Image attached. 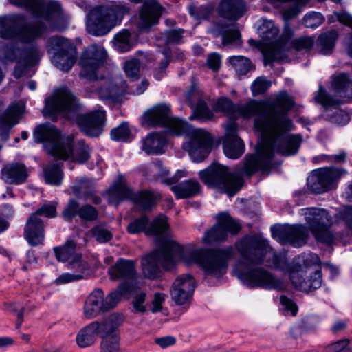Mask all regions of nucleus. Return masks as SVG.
I'll use <instances>...</instances> for the list:
<instances>
[{
    "instance_id": "obj_1",
    "label": "nucleus",
    "mask_w": 352,
    "mask_h": 352,
    "mask_svg": "<svg viewBox=\"0 0 352 352\" xmlns=\"http://www.w3.org/2000/svg\"><path fill=\"white\" fill-rule=\"evenodd\" d=\"M294 104L286 91L280 92L276 100L267 104L262 119L255 120V126L262 133L261 143L256 146V155H246L243 167L230 171L228 166L214 163L199 171L202 182L218 189L229 197L236 195L243 185L242 176H252L258 171L268 172L280 164L274 159L276 153L289 156L296 155L300 146L299 134L286 135L292 129V120L287 113Z\"/></svg>"
},
{
    "instance_id": "obj_2",
    "label": "nucleus",
    "mask_w": 352,
    "mask_h": 352,
    "mask_svg": "<svg viewBox=\"0 0 352 352\" xmlns=\"http://www.w3.org/2000/svg\"><path fill=\"white\" fill-rule=\"evenodd\" d=\"M232 255V247L184 248L174 241H166L158 249L142 258V267L144 275L153 280L160 276V266L170 270L180 261L188 265L197 263L206 276L219 278L226 273L228 261Z\"/></svg>"
},
{
    "instance_id": "obj_3",
    "label": "nucleus",
    "mask_w": 352,
    "mask_h": 352,
    "mask_svg": "<svg viewBox=\"0 0 352 352\" xmlns=\"http://www.w3.org/2000/svg\"><path fill=\"white\" fill-rule=\"evenodd\" d=\"M46 25L41 21H24L21 14L0 16V37L7 40H17L21 45L10 43L4 45L2 53L5 59L16 62L14 76L20 78L26 72L28 67L38 63L41 54L36 45L24 46L41 38L47 32Z\"/></svg>"
},
{
    "instance_id": "obj_4",
    "label": "nucleus",
    "mask_w": 352,
    "mask_h": 352,
    "mask_svg": "<svg viewBox=\"0 0 352 352\" xmlns=\"http://www.w3.org/2000/svg\"><path fill=\"white\" fill-rule=\"evenodd\" d=\"M144 119L151 126H164L174 135L190 136V140L183 143L182 148L194 162L204 161L210 153L213 140L210 133L201 129H193L186 121L173 117L170 105L154 106L144 113Z\"/></svg>"
},
{
    "instance_id": "obj_5",
    "label": "nucleus",
    "mask_w": 352,
    "mask_h": 352,
    "mask_svg": "<svg viewBox=\"0 0 352 352\" xmlns=\"http://www.w3.org/2000/svg\"><path fill=\"white\" fill-rule=\"evenodd\" d=\"M107 58V51L102 45L94 43L87 46L78 60L81 67L79 76L94 83L91 91L97 92L101 99L118 103L126 92V85L122 78L113 80L99 76V69Z\"/></svg>"
},
{
    "instance_id": "obj_6",
    "label": "nucleus",
    "mask_w": 352,
    "mask_h": 352,
    "mask_svg": "<svg viewBox=\"0 0 352 352\" xmlns=\"http://www.w3.org/2000/svg\"><path fill=\"white\" fill-rule=\"evenodd\" d=\"M33 137L35 142L43 143L45 150L56 160L71 158L79 164H84L91 157L92 148L85 140H79L74 146V136L69 135L61 140L60 131L53 125L37 126Z\"/></svg>"
},
{
    "instance_id": "obj_7",
    "label": "nucleus",
    "mask_w": 352,
    "mask_h": 352,
    "mask_svg": "<svg viewBox=\"0 0 352 352\" xmlns=\"http://www.w3.org/2000/svg\"><path fill=\"white\" fill-rule=\"evenodd\" d=\"M331 87L335 96L329 94L323 86L320 85L314 100L324 109L322 116L326 120L338 126H345L351 120L350 116L338 107L352 101V79L349 78V74L345 72L333 75Z\"/></svg>"
},
{
    "instance_id": "obj_8",
    "label": "nucleus",
    "mask_w": 352,
    "mask_h": 352,
    "mask_svg": "<svg viewBox=\"0 0 352 352\" xmlns=\"http://www.w3.org/2000/svg\"><path fill=\"white\" fill-rule=\"evenodd\" d=\"M129 12V8L122 4L95 7L88 15L87 30L93 36H103L120 24Z\"/></svg>"
},
{
    "instance_id": "obj_9",
    "label": "nucleus",
    "mask_w": 352,
    "mask_h": 352,
    "mask_svg": "<svg viewBox=\"0 0 352 352\" xmlns=\"http://www.w3.org/2000/svg\"><path fill=\"white\" fill-rule=\"evenodd\" d=\"M233 272L245 285L252 288L261 287L270 290L283 291L286 287L283 281L265 268L251 267L243 261H237Z\"/></svg>"
},
{
    "instance_id": "obj_10",
    "label": "nucleus",
    "mask_w": 352,
    "mask_h": 352,
    "mask_svg": "<svg viewBox=\"0 0 352 352\" xmlns=\"http://www.w3.org/2000/svg\"><path fill=\"white\" fill-rule=\"evenodd\" d=\"M305 217L306 223L314 238L327 245L335 242L336 237L330 231L333 224L332 217L322 208H307L301 210Z\"/></svg>"
},
{
    "instance_id": "obj_11",
    "label": "nucleus",
    "mask_w": 352,
    "mask_h": 352,
    "mask_svg": "<svg viewBox=\"0 0 352 352\" xmlns=\"http://www.w3.org/2000/svg\"><path fill=\"white\" fill-rule=\"evenodd\" d=\"M47 48L48 53L52 54V63L63 72L69 71L76 61V47L67 38L50 36L47 41Z\"/></svg>"
},
{
    "instance_id": "obj_12",
    "label": "nucleus",
    "mask_w": 352,
    "mask_h": 352,
    "mask_svg": "<svg viewBox=\"0 0 352 352\" xmlns=\"http://www.w3.org/2000/svg\"><path fill=\"white\" fill-rule=\"evenodd\" d=\"M78 111L76 97L66 89L58 90L45 100L43 113L55 121L58 116L71 120Z\"/></svg>"
},
{
    "instance_id": "obj_13",
    "label": "nucleus",
    "mask_w": 352,
    "mask_h": 352,
    "mask_svg": "<svg viewBox=\"0 0 352 352\" xmlns=\"http://www.w3.org/2000/svg\"><path fill=\"white\" fill-rule=\"evenodd\" d=\"M265 107L266 105L262 107L256 100H251L243 104H235L226 97L219 98L214 106L217 112L223 113L230 118L229 122H235L239 118H250L256 115L258 116L256 119H262Z\"/></svg>"
},
{
    "instance_id": "obj_14",
    "label": "nucleus",
    "mask_w": 352,
    "mask_h": 352,
    "mask_svg": "<svg viewBox=\"0 0 352 352\" xmlns=\"http://www.w3.org/2000/svg\"><path fill=\"white\" fill-rule=\"evenodd\" d=\"M346 173L344 169L333 166L314 170L307 179V188L315 194L328 192L334 188L337 181Z\"/></svg>"
},
{
    "instance_id": "obj_15",
    "label": "nucleus",
    "mask_w": 352,
    "mask_h": 352,
    "mask_svg": "<svg viewBox=\"0 0 352 352\" xmlns=\"http://www.w3.org/2000/svg\"><path fill=\"white\" fill-rule=\"evenodd\" d=\"M243 258L251 264H261L270 248L264 239L256 235H246L236 243Z\"/></svg>"
},
{
    "instance_id": "obj_16",
    "label": "nucleus",
    "mask_w": 352,
    "mask_h": 352,
    "mask_svg": "<svg viewBox=\"0 0 352 352\" xmlns=\"http://www.w3.org/2000/svg\"><path fill=\"white\" fill-rule=\"evenodd\" d=\"M272 237L281 245L290 244L295 248L305 245L309 238V230L302 224L273 226Z\"/></svg>"
},
{
    "instance_id": "obj_17",
    "label": "nucleus",
    "mask_w": 352,
    "mask_h": 352,
    "mask_svg": "<svg viewBox=\"0 0 352 352\" xmlns=\"http://www.w3.org/2000/svg\"><path fill=\"white\" fill-rule=\"evenodd\" d=\"M17 3L42 19L53 29L57 28L62 18L61 8L58 3L51 2L45 6L41 0H16Z\"/></svg>"
},
{
    "instance_id": "obj_18",
    "label": "nucleus",
    "mask_w": 352,
    "mask_h": 352,
    "mask_svg": "<svg viewBox=\"0 0 352 352\" xmlns=\"http://www.w3.org/2000/svg\"><path fill=\"white\" fill-rule=\"evenodd\" d=\"M217 223L206 232L204 240L207 243L223 241L228 234L235 235L241 230V226L228 212H221L217 216Z\"/></svg>"
},
{
    "instance_id": "obj_19",
    "label": "nucleus",
    "mask_w": 352,
    "mask_h": 352,
    "mask_svg": "<svg viewBox=\"0 0 352 352\" xmlns=\"http://www.w3.org/2000/svg\"><path fill=\"white\" fill-rule=\"evenodd\" d=\"M168 228V219L165 215L160 214L150 223L148 217L142 214L128 225L127 231L133 234L144 232L146 235L160 236Z\"/></svg>"
},
{
    "instance_id": "obj_20",
    "label": "nucleus",
    "mask_w": 352,
    "mask_h": 352,
    "mask_svg": "<svg viewBox=\"0 0 352 352\" xmlns=\"http://www.w3.org/2000/svg\"><path fill=\"white\" fill-rule=\"evenodd\" d=\"M76 124L86 135L97 138L103 131L105 122V113L103 111H94L76 116Z\"/></svg>"
},
{
    "instance_id": "obj_21",
    "label": "nucleus",
    "mask_w": 352,
    "mask_h": 352,
    "mask_svg": "<svg viewBox=\"0 0 352 352\" xmlns=\"http://www.w3.org/2000/svg\"><path fill=\"white\" fill-rule=\"evenodd\" d=\"M238 126L236 122H228L226 126V135L223 142V152L228 158L238 159L245 151L243 141L237 135Z\"/></svg>"
},
{
    "instance_id": "obj_22",
    "label": "nucleus",
    "mask_w": 352,
    "mask_h": 352,
    "mask_svg": "<svg viewBox=\"0 0 352 352\" xmlns=\"http://www.w3.org/2000/svg\"><path fill=\"white\" fill-rule=\"evenodd\" d=\"M164 10L157 0H145L140 8L139 29L148 32L150 28L157 25Z\"/></svg>"
},
{
    "instance_id": "obj_23",
    "label": "nucleus",
    "mask_w": 352,
    "mask_h": 352,
    "mask_svg": "<svg viewBox=\"0 0 352 352\" xmlns=\"http://www.w3.org/2000/svg\"><path fill=\"white\" fill-rule=\"evenodd\" d=\"M289 279L292 285L303 292H310L320 287L322 282V274L320 270L307 276L303 270L292 271Z\"/></svg>"
},
{
    "instance_id": "obj_24",
    "label": "nucleus",
    "mask_w": 352,
    "mask_h": 352,
    "mask_svg": "<svg viewBox=\"0 0 352 352\" xmlns=\"http://www.w3.org/2000/svg\"><path fill=\"white\" fill-rule=\"evenodd\" d=\"M109 274L112 280L122 279V283L132 284L135 287V280L136 279V270L135 262L133 261L126 260L122 258H119L116 263L109 270Z\"/></svg>"
},
{
    "instance_id": "obj_25",
    "label": "nucleus",
    "mask_w": 352,
    "mask_h": 352,
    "mask_svg": "<svg viewBox=\"0 0 352 352\" xmlns=\"http://www.w3.org/2000/svg\"><path fill=\"white\" fill-rule=\"evenodd\" d=\"M186 98L189 105L193 109L194 114L201 122L209 120L214 116L213 112L209 109L206 102L201 100L199 90L195 84L186 94Z\"/></svg>"
},
{
    "instance_id": "obj_26",
    "label": "nucleus",
    "mask_w": 352,
    "mask_h": 352,
    "mask_svg": "<svg viewBox=\"0 0 352 352\" xmlns=\"http://www.w3.org/2000/svg\"><path fill=\"white\" fill-rule=\"evenodd\" d=\"M24 237L32 246L43 244L45 239V226L42 219L31 214L24 228Z\"/></svg>"
},
{
    "instance_id": "obj_27",
    "label": "nucleus",
    "mask_w": 352,
    "mask_h": 352,
    "mask_svg": "<svg viewBox=\"0 0 352 352\" xmlns=\"http://www.w3.org/2000/svg\"><path fill=\"white\" fill-rule=\"evenodd\" d=\"M124 316L119 313H113L108 317L96 320L91 323L98 336L102 339L118 333V327L122 324Z\"/></svg>"
},
{
    "instance_id": "obj_28",
    "label": "nucleus",
    "mask_w": 352,
    "mask_h": 352,
    "mask_svg": "<svg viewBox=\"0 0 352 352\" xmlns=\"http://www.w3.org/2000/svg\"><path fill=\"white\" fill-rule=\"evenodd\" d=\"M246 11L245 0H221L217 8L221 17L232 21L239 20Z\"/></svg>"
},
{
    "instance_id": "obj_29",
    "label": "nucleus",
    "mask_w": 352,
    "mask_h": 352,
    "mask_svg": "<svg viewBox=\"0 0 352 352\" xmlns=\"http://www.w3.org/2000/svg\"><path fill=\"white\" fill-rule=\"evenodd\" d=\"M210 32L214 36H221L223 46L230 45L240 47L242 45L240 32L236 28H232L223 23H216L211 28Z\"/></svg>"
},
{
    "instance_id": "obj_30",
    "label": "nucleus",
    "mask_w": 352,
    "mask_h": 352,
    "mask_svg": "<svg viewBox=\"0 0 352 352\" xmlns=\"http://www.w3.org/2000/svg\"><path fill=\"white\" fill-rule=\"evenodd\" d=\"M28 175L27 167L20 162L8 164L1 170L2 179L9 184H23L26 182Z\"/></svg>"
},
{
    "instance_id": "obj_31",
    "label": "nucleus",
    "mask_w": 352,
    "mask_h": 352,
    "mask_svg": "<svg viewBox=\"0 0 352 352\" xmlns=\"http://www.w3.org/2000/svg\"><path fill=\"white\" fill-rule=\"evenodd\" d=\"M21 112L17 105H10L0 115V138L6 142L10 138V132L12 127L19 122Z\"/></svg>"
},
{
    "instance_id": "obj_32",
    "label": "nucleus",
    "mask_w": 352,
    "mask_h": 352,
    "mask_svg": "<svg viewBox=\"0 0 352 352\" xmlns=\"http://www.w3.org/2000/svg\"><path fill=\"white\" fill-rule=\"evenodd\" d=\"M106 311L104 292L100 289H96L88 296L85 302L84 314L87 318L91 319Z\"/></svg>"
},
{
    "instance_id": "obj_33",
    "label": "nucleus",
    "mask_w": 352,
    "mask_h": 352,
    "mask_svg": "<svg viewBox=\"0 0 352 352\" xmlns=\"http://www.w3.org/2000/svg\"><path fill=\"white\" fill-rule=\"evenodd\" d=\"M166 144L165 134L151 133L143 140L142 150L148 155H160L165 152Z\"/></svg>"
},
{
    "instance_id": "obj_34",
    "label": "nucleus",
    "mask_w": 352,
    "mask_h": 352,
    "mask_svg": "<svg viewBox=\"0 0 352 352\" xmlns=\"http://www.w3.org/2000/svg\"><path fill=\"white\" fill-rule=\"evenodd\" d=\"M69 267L76 270L77 273L62 274L56 279V284H65L83 278V274L88 269V265L82 261V254H76L74 261L69 263Z\"/></svg>"
},
{
    "instance_id": "obj_35",
    "label": "nucleus",
    "mask_w": 352,
    "mask_h": 352,
    "mask_svg": "<svg viewBox=\"0 0 352 352\" xmlns=\"http://www.w3.org/2000/svg\"><path fill=\"white\" fill-rule=\"evenodd\" d=\"M160 194L148 190L134 192L131 201L143 211L151 210L160 199Z\"/></svg>"
},
{
    "instance_id": "obj_36",
    "label": "nucleus",
    "mask_w": 352,
    "mask_h": 352,
    "mask_svg": "<svg viewBox=\"0 0 352 352\" xmlns=\"http://www.w3.org/2000/svg\"><path fill=\"white\" fill-rule=\"evenodd\" d=\"M170 189L177 199H187L197 195L201 185L195 179H188L171 186Z\"/></svg>"
},
{
    "instance_id": "obj_37",
    "label": "nucleus",
    "mask_w": 352,
    "mask_h": 352,
    "mask_svg": "<svg viewBox=\"0 0 352 352\" xmlns=\"http://www.w3.org/2000/svg\"><path fill=\"white\" fill-rule=\"evenodd\" d=\"M338 33L336 30H331L320 34L316 40V50L323 55H329L333 52Z\"/></svg>"
},
{
    "instance_id": "obj_38",
    "label": "nucleus",
    "mask_w": 352,
    "mask_h": 352,
    "mask_svg": "<svg viewBox=\"0 0 352 352\" xmlns=\"http://www.w3.org/2000/svg\"><path fill=\"white\" fill-rule=\"evenodd\" d=\"M133 192L122 182L119 181L109 189V203L118 206L122 201L126 199L131 201Z\"/></svg>"
},
{
    "instance_id": "obj_39",
    "label": "nucleus",
    "mask_w": 352,
    "mask_h": 352,
    "mask_svg": "<svg viewBox=\"0 0 352 352\" xmlns=\"http://www.w3.org/2000/svg\"><path fill=\"white\" fill-rule=\"evenodd\" d=\"M265 65L274 62H282L287 58L285 46L279 43H273L268 45L263 51Z\"/></svg>"
},
{
    "instance_id": "obj_40",
    "label": "nucleus",
    "mask_w": 352,
    "mask_h": 352,
    "mask_svg": "<svg viewBox=\"0 0 352 352\" xmlns=\"http://www.w3.org/2000/svg\"><path fill=\"white\" fill-rule=\"evenodd\" d=\"M45 182L53 186H60L63 179V172L58 163H50L43 166Z\"/></svg>"
},
{
    "instance_id": "obj_41",
    "label": "nucleus",
    "mask_w": 352,
    "mask_h": 352,
    "mask_svg": "<svg viewBox=\"0 0 352 352\" xmlns=\"http://www.w3.org/2000/svg\"><path fill=\"white\" fill-rule=\"evenodd\" d=\"M133 290L134 287L132 284L121 283L117 290L111 292L104 298V305L107 307V311H108L114 308L122 296L130 294Z\"/></svg>"
},
{
    "instance_id": "obj_42",
    "label": "nucleus",
    "mask_w": 352,
    "mask_h": 352,
    "mask_svg": "<svg viewBox=\"0 0 352 352\" xmlns=\"http://www.w3.org/2000/svg\"><path fill=\"white\" fill-rule=\"evenodd\" d=\"M112 42L114 48L120 53L129 52L133 47L131 33L127 29H123L115 34Z\"/></svg>"
},
{
    "instance_id": "obj_43",
    "label": "nucleus",
    "mask_w": 352,
    "mask_h": 352,
    "mask_svg": "<svg viewBox=\"0 0 352 352\" xmlns=\"http://www.w3.org/2000/svg\"><path fill=\"white\" fill-rule=\"evenodd\" d=\"M98 337L91 323H89L80 330L76 336L77 344L81 347H88L93 345Z\"/></svg>"
},
{
    "instance_id": "obj_44",
    "label": "nucleus",
    "mask_w": 352,
    "mask_h": 352,
    "mask_svg": "<svg viewBox=\"0 0 352 352\" xmlns=\"http://www.w3.org/2000/svg\"><path fill=\"white\" fill-rule=\"evenodd\" d=\"M76 243L72 241H67L63 246L54 248V251L58 261L61 262L67 261L72 259L70 262L74 261L76 254H80L76 252Z\"/></svg>"
},
{
    "instance_id": "obj_45",
    "label": "nucleus",
    "mask_w": 352,
    "mask_h": 352,
    "mask_svg": "<svg viewBox=\"0 0 352 352\" xmlns=\"http://www.w3.org/2000/svg\"><path fill=\"white\" fill-rule=\"evenodd\" d=\"M228 62L239 75H245L254 69L252 61L243 56H231L229 58Z\"/></svg>"
},
{
    "instance_id": "obj_46",
    "label": "nucleus",
    "mask_w": 352,
    "mask_h": 352,
    "mask_svg": "<svg viewBox=\"0 0 352 352\" xmlns=\"http://www.w3.org/2000/svg\"><path fill=\"white\" fill-rule=\"evenodd\" d=\"M172 287L184 292L185 294L192 296L195 288V280L190 274H183L174 281Z\"/></svg>"
},
{
    "instance_id": "obj_47",
    "label": "nucleus",
    "mask_w": 352,
    "mask_h": 352,
    "mask_svg": "<svg viewBox=\"0 0 352 352\" xmlns=\"http://www.w3.org/2000/svg\"><path fill=\"white\" fill-rule=\"evenodd\" d=\"M91 236L100 243H107L113 238V234L104 225H96L90 230Z\"/></svg>"
},
{
    "instance_id": "obj_48",
    "label": "nucleus",
    "mask_w": 352,
    "mask_h": 352,
    "mask_svg": "<svg viewBox=\"0 0 352 352\" xmlns=\"http://www.w3.org/2000/svg\"><path fill=\"white\" fill-rule=\"evenodd\" d=\"M119 342L120 336L118 334H113L109 338L102 339L100 343V352H119Z\"/></svg>"
},
{
    "instance_id": "obj_49",
    "label": "nucleus",
    "mask_w": 352,
    "mask_h": 352,
    "mask_svg": "<svg viewBox=\"0 0 352 352\" xmlns=\"http://www.w3.org/2000/svg\"><path fill=\"white\" fill-rule=\"evenodd\" d=\"M126 76L132 81L137 80L140 77V61L138 58H133L125 62L124 66Z\"/></svg>"
},
{
    "instance_id": "obj_50",
    "label": "nucleus",
    "mask_w": 352,
    "mask_h": 352,
    "mask_svg": "<svg viewBox=\"0 0 352 352\" xmlns=\"http://www.w3.org/2000/svg\"><path fill=\"white\" fill-rule=\"evenodd\" d=\"M326 352H352V340L344 338L329 344Z\"/></svg>"
},
{
    "instance_id": "obj_51",
    "label": "nucleus",
    "mask_w": 352,
    "mask_h": 352,
    "mask_svg": "<svg viewBox=\"0 0 352 352\" xmlns=\"http://www.w3.org/2000/svg\"><path fill=\"white\" fill-rule=\"evenodd\" d=\"M111 138L115 141H126L131 135L127 122H122L111 131Z\"/></svg>"
},
{
    "instance_id": "obj_52",
    "label": "nucleus",
    "mask_w": 352,
    "mask_h": 352,
    "mask_svg": "<svg viewBox=\"0 0 352 352\" xmlns=\"http://www.w3.org/2000/svg\"><path fill=\"white\" fill-rule=\"evenodd\" d=\"M80 206L78 201L69 199L65 208L62 212V217L65 221H70L76 217H78Z\"/></svg>"
},
{
    "instance_id": "obj_53",
    "label": "nucleus",
    "mask_w": 352,
    "mask_h": 352,
    "mask_svg": "<svg viewBox=\"0 0 352 352\" xmlns=\"http://www.w3.org/2000/svg\"><path fill=\"white\" fill-rule=\"evenodd\" d=\"M79 218L82 221L93 222L98 218V211L90 204H85L80 206Z\"/></svg>"
},
{
    "instance_id": "obj_54",
    "label": "nucleus",
    "mask_w": 352,
    "mask_h": 352,
    "mask_svg": "<svg viewBox=\"0 0 352 352\" xmlns=\"http://www.w3.org/2000/svg\"><path fill=\"white\" fill-rule=\"evenodd\" d=\"M314 36H300L295 38L292 42V46L296 51H309L314 45Z\"/></svg>"
},
{
    "instance_id": "obj_55",
    "label": "nucleus",
    "mask_w": 352,
    "mask_h": 352,
    "mask_svg": "<svg viewBox=\"0 0 352 352\" xmlns=\"http://www.w3.org/2000/svg\"><path fill=\"white\" fill-rule=\"evenodd\" d=\"M184 29L168 30L164 32V40L166 43L171 45H179L183 42Z\"/></svg>"
},
{
    "instance_id": "obj_56",
    "label": "nucleus",
    "mask_w": 352,
    "mask_h": 352,
    "mask_svg": "<svg viewBox=\"0 0 352 352\" xmlns=\"http://www.w3.org/2000/svg\"><path fill=\"white\" fill-rule=\"evenodd\" d=\"M303 20L306 28L315 29L324 22V18L319 12H311L305 15Z\"/></svg>"
},
{
    "instance_id": "obj_57",
    "label": "nucleus",
    "mask_w": 352,
    "mask_h": 352,
    "mask_svg": "<svg viewBox=\"0 0 352 352\" xmlns=\"http://www.w3.org/2000/svg\"><path fill=\"white\" fill-rule=\"evenodd\" d=\"M271 86V82L265 77H258L252 84L251 90L253 96L264 94Z\"/></svg>"
},
{
    "instance_id": "obj_58",
    "label": "nucleus",
    "mask_w": 352,
    "mask_h": 352,
    "mask_svg": "<svg viewBox=\"0 0 352 352\" xmlns=\"http://www.w3.org/2000/svg\"><path fill=\"white\" fill-rule=\"evenodd\" d=\"M261 31L263 38L266 41H271L276 38L279 33L278 28L272 21H265L261 28Z\"/></svg>"
},
{
    "instance_id": "obj_59",
    "label": "nucleus",
    "mask_w": 352,
    "mask_h": 352,
    "mask_svg": "<svg viewBox=\"0 0 352 352\" xmlns=\"http://www.w3.org/2000/svg\"><path fill=\"white\" fill-rule=\"evenodd\" d=\"M337 219L344 223L345 228L352 231V206H346L337 214Z\"/></svg>"
},
{
    "instance_id": "obj_60",
    "label": "nucleus",
    "mask_w": 352,
    "mask_h": 352,
    "mask_svg": "<svg viewBox=\"0 0 352 352\" xmlns=\"http://www.w3.org/2000/svg\"><path fill=\"white\" fill-rule=\"evenodd\" d=\"M170 295L173 300L178 305H186L190 302L192 296L185 294L184 292L180 291L178 289L172 287L170 290Z\"/></svg>"
},
{
    "instance_id": "obj_61",
    "label": "nucleus",
    "mask_w": 352,
    "mask_h": 352,
    "mask_svg": "<svg viewBox=\"0 0 352 352\" xmlns=\"http://www.w3.org/2000/svg\"><path fill=\"white\" fill-rule=\"evenodd\" d=\"M189 13L197 19H208L210 16L211 11L206 6H190L189 8Z\"/></svg>"
},
{
    "instance_id": "obj_62",
    "label": "nucleus",
    "mask_w": 352,
    "mask_h": 352,
    "mask_svg": "<svg viewBox=\"0 0 352 352\" xmlns=\"http://www.w3.org/2000/svg\"><path fill=\"white\" fill-rule=\"evenodd\" d=\"M56 206L51 204H43L41 208L37 209L32 214H36L37 217L44 216L48 218H52L56 216Z\"/></svg>"
},
{
    "instance_id": "obj_63",
    "label": "nucleus",
    "mask_w": 352,
    "mask_h": 352,
    "mask_svg": "<svg viewBox=\"0 0 352 352\" xmlns=\"http://www.w3.org/2000/svg\"><path fill=\"white\" fill-rule=\"evenodd\" d=\"M166 295L162 293H155L151 302L152 307L151 309L153 313H157L162 310V303L165 300Z\"/></svg>"
},
{
    "instance_id": "obj_64",
    "label": "nucleus",
    "mask_w": 352,
    "mask_h": 352,
    "mask_svg": "<svg viewBox=\"0 0 352 352\" xmlns=\"http://www.w3.org/2000/svg\"><path fill=\"white\" fill-rule=\"evenodd\" d=\"M207 65L214 72L219 70L221 65V56L217 53L209 54L207 58Z\"/></svg>"
}]
</instances>
